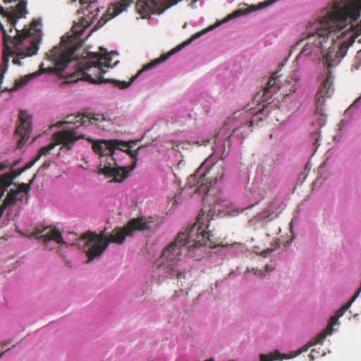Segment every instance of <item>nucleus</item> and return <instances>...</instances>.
Instances as JSON below:
<instances>
[{
	"mask_svg": "<svg viewBox=\"0 0 361 361\" xmlns=\"http://www.w3.org/2000/svg\"><path fill=\"white\" fill-rule=\"evenodd\" d=\"M42 25V20L40 18H38V19H34L31 24H30V28H29L30 30V29H32L34 30H35L36 32H39L41 30L39 28V27Z\"/></svg>",
	"mask_w": 361,
	"mask_h": 361,
	"instance_id": "obj_25",
	"label": "nucleus"
},
{
	"mask_svg": "<svg viewBox=\"0 0 361 361\" xmlns=\"http://www.w3.org/2000/svg\"><path fill=\"white\" fill-rule=\"evenodd\" d=\"M8 350H9V349H8V350H5V351H3V352L0 354V358H1V357H2V356H3V355H4L6 351H8Z\"/></svg>",
	"mask_w": 361,
	"mask_h": 361,
	"instance_id": "obj_39",
	"label": "nucleus"
},
{
	"mask_svg": "<svg viewBox=\"0 0 361 361\" xmlns=\"http://www.w3.org/2000/svg\"><path fill=\"white\" fill-rule=\"evenodd\" d=\"M215 25L210 26L207 29L193 35L190 38L187 39L183 44L173 49L168 54H163L160 57L153 60L150 63L145 65L135 75L131 78L129 82L120 81L114 79H105L103 75L106 73L109 68H113L116 63L112 65V56L111 53H89L87 59H85L77 63V70L73 73L70 74L67 77L68 82H76L78 80L87 81L92 84L112 83L120 89H126L131 85V84L139 77L144 71L154 68L160 63L166 61L173 54L180 51L183 47L190 44L194 39L200 37L207 32L212 30Z\"/></svg>",
	"mask_w": 361,
	"mask_h": 361,
	"instance_id": "obj_2",
	"label": "nucleus"
},
{
	"mask_svg": "<svg viewBox=\"0 0 361 361\" xmlns=\"http://www.w3.org/2000/svg\"><path fill=\"white\" fill-rule=\"evenodd\" d=\"M83 32H84V28L80 30H79V31L76 30H75V32L77 33V35H81Z\"/></svg>",
	"mask_w": 361,
	"mask_h": 361,
	"instance_id": "obj_37",
	"label": "nucleus"
},
{
	"mask_svg": "<svg viewBox=\"0 0 361 361\" xmlns=\"http://www.w3.org/2000/svg\"><path fill=\"white\" fill-rule=\"evenodd\" d=\"M23 173V171H21V169H19L17 170L12 171L11 172H10L8 173L12 177V180H13L16 177H18Z\"/></svg>",
	"mask_w": 361,
	"mask_h": 361,
	"instance_id": "obj_29",
	"label": "nucleus"
},
{
	"mask_svg": "<svg viewBox=\"0 0 361 361\" xmlns=\"http://www.w3.org/2000/svg\"><path fill=\"white\" fill-rule=\"evenodd\" d=\"M87 141L92 144V148L94 153L99 155L101 163L98 173L104 174L108 178H113L115 182H123L129 173L136 166V161L127 167H118L116 161L114 157L116 149H123L121 147H126V142L118 140H94L88 137Z\"/></svg>",
	"mask_w": 361,
	"mask_h": 361,
	"instance_id": "obj_4",
	"label": "nucleus"
},
{
	"mask_svg": "<svg viewBox=\"0 0 361 361\" xmlns=\"http://www.w3.org/2000/svg\"><path fill=\"white\" fill-rule=\"evenodd\" d=\"M271 207V205L269 207ZM273 212H274V211L272 209H271L270 208H267L264 212H262L261 214H259V218L260 219H266V218L269 217Z\"/></svg>",
	"mask_w": 361,
	"mask_h": 361,
	"instance_id": "obj_26",
	"label": "nucleus"
},
{
	"mask_svg": "<svg viewBox=\"0 0 361 361\" xmlns=\"http://www.w3.org/2000/svg\"><path fill=\"white\" fill-rule=\"evenodd\" d=\"M268 108V106H264L262 109L258 111L249 121L248 125L247 123H245L233 130L227 140L224 141L222 155L226 152V147L227 146L228 148L231 147V142L233 138L237 137L239 138L240 142H242V140L252 131L250 128L253 126L254 123L257 121H263L264 118L263 116H267Z\"/></svg>",
	"mask_w": 361,
	"mask_h": 361,
	"instance_id": "obj_9",
	"label": "nucleus"
},
{
	"mask_svg": "<svg viewBox=\"0 0 361 361\" xmlns=\"http://www.w3.org/2000/svg\"><path fill=\"white\" fill-rule=\"evenodd\" d=\"M55 143H50L49 145L40 148L37 156L35 157L36 160H39L41 157L46 156L55 147Z\"/></svg>",
	"mask_w": 361,
	"mask_h": 361,
	"instance_id": "obj_19",
	"label": "nucleus"
},
{
	"mask_svg": "<svg viewBox=\"0 0 361 361\" xmlns=\"http://www.w3.org/2000/svg\"><path fill=\"white\" fill-rule=\"evenodd\" d=\"M273 269H269L268 265H266V270L268 271L269 270H272Z\"/></svg>",
	"mask_w": 361,
	"mask_h": 361,
	"instance_id": "obj_40",
	"label": "nucleus"
},
{
	"mask_svg": "<svg viewBox=\"0 0 361 361\" xmlns=\"http://www.w3.org/2000/svg\"><path fill=\"white\" fill-rule=\"evenodd\" d=\"M181 0H137L136 8L142 18H146L152 14L160 15L171 6ZM133 3V0H121L109 7L103 16L97 22L95 29L102 27L106 22L118 16Z\"/></svg>",
	"mask_w": 361,
	"mask_h": 361,
	"instance_id": "obj_5",
	"label": "nucleus"
},
{
	"mask_svg": "<svg viewBox=\"0 0 361 361\" xmlns=\"http://www.w3.org/2000/svg\"><path fill=\"white\" fill-rule=\"evenodd\" d=\"M37 160H36V158L34 159L32 161H30L27 164L25 165L23 168H21V171L25 172L26 170L30 169L36 162Z\"/></svg>",
	"mask_w": 361,
	"mask_h": 361,
	"instance_id": "obj_28",
	"label": "nucleus"
},
{
	"mask_svg": "<svg viewBox=\"0 0 361 361\" xmlns=\"http://www.w3.org/2000/svg\"><path fill=\"white\" fill-rule=\"evenodd\" d=\"M216 212H221V209H216V205L213 207L204 205L197 216L196 222L186 231L180 232L163 250L161 256L154 262V271L176 279H185V269L180 264L182 257L188 255L200 260L206 253L205 246L207 244L209 247L214 245L209 221Z\"/></svg>",
	"mask_w": 361,
	"mask_h": 361,
	"instance_id": "obj_1",
	"label": "nucleus"
},
{
	"mask_svg": "<svg viewBox=\"0 0 361 361\" xmlns=\"http://www.w3.org/2000/svg\"><path fill=\"white\" fill-rule=\"evenodd\" d=\"M296 90V87L294 86H293V90H291L292 92H295Z\"/></svg>",
	"mask_w": 361,
	"mask_h": 361,
	"instance_id": "obj_41",
	"label": "nucleus"
},
{
	"mask_svg": "<svg viewBox=\"0 0 361 361\" xmlns=\"http://www.w3.org/2000/svg\"><path fill=\"white\" fill-rule=\"evenodd\" d=\"M51 161H45L43 164L42 165V167L44 168V169H47L51 165Z\"/></svg>",
	"mask_w": 361,
	"mask_h": 361,
	"instance_id": "obj_33",
	"label": "nucleus"
},
{
	"mask_svg": "<svg viewBox=\"0 0 361 361\" xmlns=\"http://www.w3.org/2000/svg\"><path fill=\"white\" fill-rule=\"evenodd\" d=\"M99 12V8H96V14L95 15H93L92 17H91V21H92L93 20H94L97 16V13Z\"/></svg>",
	"mask_w": 361,
	"mask_h": 361,
	"instance_id": "obj_35",
	"label": "nucleus"
},
{
	"mask_svg": "<svg viewBox=\"0 0 361 361\" xmlns=\"http://www.w3.org/2000/svg\"><path fill=\"white\" fill-rule=\"evenodd\" d=\"M13 63L14 64H16V65H19V66L21 64L20 59H18V58H14V59H13Z\"/></svg>",
	"mask_w": 361,
	"mask_h": 361,
	"instance_id": "obj_34",
	"label": "nucleus"
},
{
	"mask_svg": "<svg viewBox=\"0 0 361 361\" xmlns=\"http://www.w3.org/2000/svg\"><path fill=\"white\" fill-rule=\"evenodd\" d=\"M23 196L20 195L19 196V191L11 190L7 196L4 200L2 204L0 205V217L2 216L3 212L6 207L12 204H15L18 200H23Z\"/></svg>",
	"mask_w": 361,
	"mask_h": 361,
	"instance_id": "obj_13",
	"label": "nucleus"
},
{
	"mask_svg": "<svg viewBox=\"0 0 361 361\" xmlns=\"http://www.w3.org/2000/svg\"><path fill=\"white\" fill-rule=\"evenodd\" d=\"M311 346L312 345H310V343L308 345H307L303 346L302 348H301L298 350V354H300V353H302L304 352H306L309 349V348L311 347Z\"/></svg>",
	"mask_w": 361,
	"mask_h": 361,
	"instance_id": "obj_32",
	"label": "nucleus"
},
{
	"mask_svg": "<svg viewBox=\"0 0 361 361\" xmlns=\"http://www.w3.org/2000/svg\"><path fill=\"white\" fill-rule=\"evenodd\" d=\"M97 1V0H80V3L82 7V12L84 13L85 11H88L91 5L96 3Z\"/></svg>",
	"mask_w": 361,
	"mask_h": 361,
	"instance_id": "obj_23",
	"label": "nucleus"
},
{
	"mask_svg": "<svg viewBox=\"0 0 361 361\" xmlns=\"http://www.w3.org/2000/svg\"><path fill=\"white\" fill-rule=\"evenodd\" d=\"M280 76L279 71L274 73L263 89L262 99L264 102H268L269 104L273 95L281 88L278 82Z\"/></svg>",
	"mask_w": 361,
	"mask_h": 361,
	"instance_id": "obj_12",
	"label": "nucleus"
},
{
	"mask_svg": "<svg viewBox=\"0 0 361 361\" xmlns=\"http://www.w3.org/2000/svg\"><path fill=\"white\" fill-rule=\"evenodd\" d=\"M360 98L356 99L348 108V111H351L354 108L358 107V104L360 102Z\"/></svg>",
	"mask_w": 361,
	"mask_h": 361,
	"instance_id": "obj_30",
	"label": "nucleus"
},
{
	"mask_svg": "<svg viewBox=\"0 0 361 361\" xmlns=\"http://www.w3.org/2000/svg\"><path fill=\"white\" fill-rule=\"evenodd\" d=\"M105 118L102 114H79L69 116L66 121V123L73 124L74 126L68 129L59 130L54 134V140L56 145H61L70 150L74 144L79 140L86 139L85 134L80 130V127H87L90 125H97V122L103 121Z\"/></svg>",
	"mask_w": 361,
	"mask_h": 361,
	"instance_id": "obj_6",
	"label": "nucleus"
},
{
	"mask_svg": "<svg viewBox=\"0 0 361 361\" xmlns=\"http://www.w3.org/2000/svg\"><path fill=\"white\" fill-rule=\"evenodd\" d=\"M319 353L315 350V349H312L310 354V357L312 360H314L317 356Z\"/></svg>",
	"mask_w": 361,
	"mask_h": 361,
	"instance_id": "obj_31",
	"label": "nucleus"
},
{
	"mask_svg": "<svg viewBox=\"0 0 361 361\" xmlns=\"http://www.w3.org/2000/svg\"><path fill=\"white\" fill-rule=\"evenodd\" d=\"M8 344H9V341H4L1 343V345L2 348L6 346Z\"/></svg>",
	"mask_w": 361,
	"mask_h": 361,
	"instance_id": "obj_36",
	"label": "nucleus"
},
{
	"mask_svg": "<svg viewBox=\"0 0 361 361\" xmlns=\"http://www.w3.org/2000/svg\"><path fill=\"white\" fill-rule=\"evenodd\" d=\"M0 20L4 25L6 23V27L9 24L16 25L17 23L16 14L6 11L2 6H0Z\"/></svg>",
	"mask_w": 361,
	"mask_h": 361,
	"instance_id": "obj_15",
	"label": "nucleus"
},
{
	"mask_svg": "<svg viewBox=\"0 0 361 361\" xmlns=\"http://www.w3.org/2000/svg\"><path fill=\"white\" fill-rule=\"evenodd\" d=\"M154 223L152 216H138L130 219L122 228H115L109 237H104V232L97 234L92 231L83 233L78 239L75 245L79 247L90 246L87 251L88 262L99 257L108 247L110 243L122 244L126 236H131L135 231H145L151 228V224Z\"/></svg>",
	"mask_w": 361,
	"mask_h": 361,
	"instance_id": "obj_3",
	"label": "nucleus"
},
{
	"mask_svg": "<svg viewBox=\"0 0 361 361\" xmlns=\"http://www.w3.org/2000/svg\"><path fill=\"white\" fill-rule=\"evenodd\" d=\"M205 361H214L213 359H209V360H207Z\"/></svg>",
	"mask_w": 361,
	"mask_h": 361,
	"instance_id": "obj_42",
	"label": "nucleus"
},
{
	"mask_svg": "<svg viewBox=\"0 0 361 361\" xmlns=\"http://www.w3.org/2000/svg\"><path fill=\"white\" fill-rule=\"evenodd\" d=\"M30 237L42 240L46 248L50 250L52 249L50 246L51 241H55L58 244H66L62 238L61 233L56 228H36L35 231L30 234Z\"/></svg>",
	"mask_w": 361,
	"mask_h": 361,
	"instance_id": "obj_10",
	"label": "nucleus"
},
{
	"mask_svg": "<svg viewBox=\"0 0 361 361\" xmlns=\"http://www.w3.org/2000/svg\"><path fill=\"white\" fill-rule=\"evenodd\" d=\"M338 317L335 314L332 317H331L329 322L326 328L327 330V333H331L333 332V326L338 324Z\"/></svg>",
	"mask_w": 361,
	"mask_h": 361,
	"instance_id": "obj_21",
	"label": "nucleus"
},
{
	"mask_svg": "<svg viewBox=\"0 0 361 361\" xmlns=\"http://www.w3.org/2000/svg\"><path fill=\"white\" fill-rule=\"evenodd\" d=\"M126 143L128 144L127 142ZM121 148H123V149H120L121 151L125 152L127 154H128L129 156L134 159V161H135L137 162V157L138 155L137 150L130 149L128 145H127V146L125 147H121Z\"/></svg>",
	"mask_w": 361,
	"mask_h": 361,
	"instance_id": "obj_22",
	"label": "nucleus"
},
{
	"mask_svg": "<svg viewBox=\"0 0 361 361\" xmlns=\"http://www.w3.org/2000/svg\"><path fill=\"white\" fill-rule=\"evenodd\" d=\"M36 178V174L34 175L32 178L29 181L28 183H20L18 185V188L17 190H15L16 191H19V195H20L21 192H24L25 193H28V192L31 189V186L34 183V180Z\"/></svg>",
	"mask_w": 361,
	"mask_h": 361,
	"instance_id": "obj_17",
	"label": "nucleus"
},
{
	"mask_svg": "<svg viewBox=\"0 0 361 361\" xmlns=\"http://www.w3.org/2000/svg\"><path fill=\"white\" fill-rule=\"evenodd\" d=\"M327 330L325 329L322 332H321L319 335H317L313 340L310 342V345H314L316 344H322L323 343L325 338L327 335L331 334V333H327Z\"/></svg>",
	"mask_w": 361,
	"mask_h": 361,
	"instance_id": "obj_18",
	"label": "nucleus"
},
{
	"mask_svg": "<svg viewBox=\"0 0 361 361\" xmlns=\"http://www.w3.org/2000/svg\"><path fill=\"white\" fill-rule=\"evenodd\" d=\"M303 42H304V40H301V41L299 42V44H302V43H303Z\"/></svg>",
	"mask_w": 361,
	"mask_h": 361,
	"instance_id": "obj_43",
	"label": "nucleus"
},
{
	"mask_svg": "<svg viewBox=\"0 0 361 361\" xmlns=\"http://www.w3.org/2000/svg\"><path fill=\"white\" fill-rule=\"evenodd\" d=\"M19 125L16 130V135L20 138L18 147L22 148L30 137L32 131L31 116L26 111H20L18 116Z\"/></svg>",
	"mask_w": 361,
	"mask_h": 361,
	"instance_id": "obj_11",
	"label": "nucleus"
},
{
	"mask_svg": "<svg viewBox=\"0 0 361 361\" xmlns=\"http://www.w3.org/2000/svg\"><path fill=\"white\" fill-rule=\"evenodd\" d=\"M283 357L279 351H276L273 354H270L269 355H266L262 354L260 355V361H273L274 360H281Z\"/></svg>",
	"mask_w": 361,
	"mask_h": 361,
	"instance_id": "obj_20",
	"label": "nucleus"
},
{
	"mask_svg": "<svg viewBox=\"0 0 361 361\" xmlns=\"http://www.w3.org/2000/svg\"><path fill=\"white\" fill-rule=\"evenodd\" d=\"M80 46V44H74L73 46L63 51L58 47H54L49 51V54H47L49 61L51 62L53 65L52 66L44 68V63H42L39 71L26 75L20 80H16L15 85L12 88H5L4 91H16L19 88L25 85L32 78H34L42 73L60 74L64 71L68 63H69L73 59H77L75 52Z\"/></svg>",
	"mask_w": 361,
	"mask_h": 361,
	"instance_id": "obj_7",
	"label": "nucleus"
},
{
	"mask_svg": "<svg viewBox=\"0 0 361 361\" xmlns=\"http://www.w3.org/2000/svg\"><path fill=\"white\" fill-rule=\"evenodd\" d=\"M225 166L223 161L214 162L212 156L208 157L196 172L188 178V184L197 187L200 192L208 193L210 188L221 180Z\"/></svg>",
	"mask_w": 361,
	"mask_h": 361,
	"instance_id": "obj_8",
	"label": "nucleus"
},
{
	"mask_svg": "<svg viewBox=\"0 0 361 361\" xmlns=\"http://www.w3.org/2000/svg\"><path fill=\"white\" fill-rule=\"evenodd\" d=\"M245 14V12L243 11V10H237V11H233L232 13L229 14L227 16V17L224 19V20L223 22H227L230 20H232L236 17H238L240 16H242Z\"/></svg>",
	"mask_w": 361,
	"mask_h": 361,
	"instance_id": "obj_24",
	"label": "nucleus"
},
{
	"mask_svg": "<svg viewBox=\"0 0 361 361\" xmlns=\"http://www.w3.org/2000/svg\"><path fill=\"white\" fill-rule=\"evenodd\" d=\"M5 4H10L14 1H16L17 0H3Z\"/></svg>",
	"mask_w": 361,
	"mask_h": 361,
	"instance_id": "obj_38",
	"label": "nucleus"
},
{
	"mask_svg": "<svg viewBox=\"0 0 361 361\" xmlns=\"http://www.w3.org/2000/svg\"><path fill=\"white\" fill-rule=\"evenodd\" d=\"M0 20L4 25L6 23V27L9 24L16 25L17 23L16 14L6 11L2 6H0Z\"/></svg>",
	"mask_w": 361,
	"mask_h": 361,
	"instance_id": "obj_14",
	"label": "nucleus"
},
{
	"mask_svg": "<svg viewBox=\"0 0 361 361\" xmlns=\"http://www.w3.org/2000/svg\"><path fill=\"white\" fill-rule=\"evenodd\" d=\"M27 1L26 0H20L17 4L16 9L11 11V13H15L16 16V22L18 19L24 17L27 13Z\"/></svg>",
	"mask_w": 361,
	"mask_h": 361,
	"instance_id": "obj_16",
	"label": "nucleus"
},
{
	"mask_svg": "<svg viewBox=\"0 0 361 361\" xmlns=\"http://www.w3.org/2000/svg\"><path fill=\"white\" fill-rule=\"evenodd\" d=\"M16 164H17V162H15L14 164H13L12 166H10V164L8 161L1 162V163H0V171H4V169H6L8 167H10L11 169H13V167L16 166Z\"/></svg>",
	"mask_w": 361,
	"mask_h": 361,
	"instance_id": "obj_27",
	"label": "nucleus"
}]
</instances>
